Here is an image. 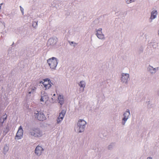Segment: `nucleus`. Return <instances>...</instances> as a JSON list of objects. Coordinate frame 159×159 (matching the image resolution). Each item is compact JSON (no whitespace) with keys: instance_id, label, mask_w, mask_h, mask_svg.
Instances as JSON below:
<instances>
[{"instance_id":"obj_1","label":"nucleus","mask_w":159,"mask_h":159,"mask_svg":"<svg viewBox=\"0 0 159 159\" xmlns=\"http://www.w3.org/2000/svg\"><path fill=\"white\" fill-rule=\"evenodd\" d=\"M30 133L31 135L35 137H39L42 136L43 133L38 128H35L30 130Z\"/></svg>"},{"instance_id":"obj_2","label":"nucleus","mask_w":159,"mask_h":159,"mask_svg":"<svg viewBox=\"0 0 159 159\" xmlns=\"http://www.w3.org/2000/svg\"><path fill=\"white\" fill-rule=\"evenodd\" d=\"M47 62L50 68L52 69H55L57 64V59L54 57L48 60Z\"/></svg>"},{"instance_id":"obj_3","label":"nucleus","mask_w":159,"mask_h":159,"mask_svg":"<svg viewBox=\"0 0 159 159\" xmlns=\"http://www.w3.org/2000/svg\"><path fill=\"white\" fill-rule=\"evenodd\" d=\"M34 116L35 118L40 121H43L46 118L43 112L41 111H36L34 113Z\"/></svg>"},{"instance_id":"obj_4","label":"nucleus","mask_w":159,"mask_h":159,"mask_svg":"<svg viewBox=\"0 0 159 159\" xmlns=\"http://www.w3.org/2000/svg\"><path fill=\"white\" fill-rule=\"evenodd\" d=\"M86 124V122L84 120H79L77 123V125L79 128V130L78 131L79 132H81L84 131Z\"/></svg>"},{"instance_id":"obj_5","label":"nucleus","mask_w":159,"mask_h":159,"mask_svg":"<svg viewBox=\"0 0 159 159\" xmlns=\"http://www.w3.org/2000/svg\"><path fill=\"white\" fill-rule=\"evenodd\" d=\"M43 81H41L40 83H42L43 86V88L45 89V90L48 89L51 87L52 84L50 80L48 79H44L43 80Z\"/></svg>"},{"instance_id":"obj_6","label":"nucleus","mask_w":159,"mask_h":159,"mask_svg":"<svg viewBox=\"0 0 159 159\" xmlns=\"http://www.w3.org/2000/svg\"><path fill=\"white\" fill-rule=\"evenodd\" d=\"M23 135V130L21 126H20L18 130L16 136V139H19L22 137Z\"/></svg>"},{"instance_id":"obj_7","label":"nucleus","mask_w":159,"mask_h":159,"mask_svg":"<svg viewBox=\"0 0 159 159\" xmlns=\"http://www.w3.org/2000/svg\"><path fill=\"white\" fill-rule=\"evenodd\" d=\"M65 113L66 111L64 110H62L61 112L60 113L59 115L57 120V123L58 124L59 123L63 120Z\"/></svg>"},{"instance_id":"obj_8","label":"nucleus","mask_w":159,"mask_h":159,"mask_svg":"<svg viewBox=\"0 0 159 159\" xmlns=\"http://www.w3.org/2000/svg\"><path fill=\"white\" fill-rule=\"evenodd\" d=\"M43 151V149L42 147L38 146L35 149V153L38 155H40L41 154L42 151Z\"/></svg>"},{"instance_id":"obj_9","label":"nucleus","mask_w":159,"mask_h":159,"mask_svg":"<svg viewBox=\"0 0 159 159\" xmlns=\"http://www.w3.org/2000/svg\"><path fill=\"white\" fill-rule=\"evenodd\" d=\"M129 74L123 73L122 75L121 80L124 82H126L129 78Z\"/></svg>"},{"instance_id":"obj_10","label":"nucleus","mask_w":159,"mask_h":159,"mask_svg":"<svg viewBox=\"0 0 159 159\" xmlns=\"http://www.w3.org/2000/svg\"><path fill=\"white\" fill-rule=\"evenodd\" d=\"M102 30L101 28L99 29L97 31L96 34L97 37L100 39H102L104 38V35L102 34Z\"/></svg>"},{"instance_id":"obj_11","label":"nucleus","mask_w":159,"mask_h":159,"mask_svg":"<svg viewBox=\"0 0 159 159\" xmlns=\"http://www.w3.org/2000/svg\"><path fill=\"white\" fill-rule=\"evenodd\" d=\"M129 115L130 113L129 111L128 110L124 114V117L123 119V120L125 121V122L127 120ZM124 124L125 123H124Z\"/></svg>"},{"instance_id":"obj_12","label":"nucleus","mask_w":159,"mask_h":159,"mask_svg":"<svg viewBox=\"0 0 159 159\" xmlns=\"http://www.w3.org/2000/svg\"><path fill=\"white\" fill-rule=\"evenodd\" d=\"M48 97L47 95H44L43 96H41L40 99V101L42 102L43 103H46L48 100Z\"/></svg>"},{"instance_id":"obj_13","label":"nucleus","mask_w":159,"mask_h":159,"mask_svg":"<svg viewBox=\"0 0 159 159\" xmlns=\"http://www.w3.org/2000/svg\"><path fill=\"white\" fill-rule=\"evenodd\" d=\"M157 14V11H153L151 13V16L150 19L152 20L155 18L156 17V15Z\"/></svg>"},{"instance_id":"obj_14","label":"nucleus","mask_w":159,"mask_h":159,"mask_svg":"<svg viewBox=\"0 0 159 159\" xmlns=\"http://www.w3.org/2000/svg\"><path fill=\"white\" fill-rule=\"evenodd\" d=\"M58 100L59 103H60L61 105H62L64 103V99L63 96L60 95L58 98Z\"/></svg>"},{"instance_id":"obj_15","label":"nucleus","mask_w":159,"mask_h":159,"mask_svg":"<svg viewBox=\"0 0 159 159\" xmlns=\"http://www.w3.org/2000/svg\"><path fill=\"white\" fill-rule=\"evenodd\" d=\"M7 118V115L5 114L1 117V123H3L6 120Z\"/></svg>"},{"instance_id":"obj_16","label":"nucleus","mask_w":159,"mask_h":159,"mask_svg":"<svg viewBox=\"0 0 159 159\" xmlns=\"http://www.w3.org/2000/svg\"><path fill=\"white\" fill-rule=\"evenodd\" d=\"M79 85L80 87L84 88L85 86V83L83 81H81Z\"/></svg>"},{"instance_id":"obj_17","label":"nucleus","mask_w":159,"mask_h":159,"mask_svg":"<svg viewBox=\"0 0 159 159\" xmlns=\"http://www.w3.org/2000/svg\"><path fill=\"white\" fill-rule=\"evenodd\" d=\"M134 0H128L126 1V3L127 4H129V3L134 2Z\"/></svg>"},{"instance_id":"obj_18","label":"nucleus","mask_w":159,"mask_h":159,"mask_svg":"<svg viewBox=\"0 0 159 159\" xmlns=\"http://www.w3.org/2000/svg\"><path fill=\"white\" fill-rule=\"evenodd\" d=\"M20 10L23 13V11H24V9L21 7V6H20Z\"/></svg>"},{"instance_id":"obj_19","label":"nucleus","mask_w":159,"mask_h":159,"mask_svg":"<svg viewBox=\"0 0 159 159\" xmlns=\"http://www.w3.org/2000/svg\"><path fill=\"white\" fill-rule=\"evenodd\" d=\"M34 24H35V25L36 26L37 25V23L36 22H34V23H33L32 25L33 26H34Z\"/></svg>"},{"instance_id":"obj_20","label":"nucleus","mask_w":159,"mask_h":159,"mask_svg":"<svg viewBox=\"0 0 159 159\" xmlns=\"http://www.w3.org/2000/svg\"><path fill=\"white\" fill-rule=\"evenodd\" d=\"M36 89V88L35 87H33V88H32V90L33 91H34V90H35Z\"/></svg>"},{"instance_id":"obj_21","label":"nucleus","mask_w":159,"mask_h":159,"mask_svg":"<svg viewBox=\"0 0 159 159\" xmlns=\"http://www.w3.org/2000/svg\"><path fill=\"white\" fill-rule=\"evenodd\" d=\"M147 159H152V158L151 157H148Z\"/></svg>"},{"instance_id":"obj_22","label":"nucleus","mask_w":159,"mask_h":159,"mask_svg":"<svg viewBox=\"0 0 159 159\" xmlns=\"http://www.w3.org/2000/svg\"><path fill=\"white\" fill-rule=\"evenodd\" d=\"M31 92H31V91H30V92H29V94H30V93H31Z\"/></svg>"},{"instance_id":"obj_23","label":"nucleus","mask_w":159,"mask_h":159,"mask_svg":"<svg viewBox=\"0 0 159 159\" xmlns=\"http://www.w3.org/2000/svg\"><path fill=\"white\" fill-rule=\"evenodd\" d=\"M55 95H56L54 93L53 94V96H55Z\"/></svg>"},{"instance_id":"obj_24","label":"nucleus","mask_w":159,"mask_h":159,"mask_svg":"<svg viewBox=\"0 0 159 159\" xmlns=\"http://www.w3.org/2000/svg\"><path fill=\"white\" fill-rule=\"evenodd\" d=\"M158 34H159V30L158 31Z\"/></svg>"},{"instance_id":"obj_25","label":"nucleus","mask_w":159,"mask_h":159,"mask_svg":"<svg viewBox=\"0 0 159 159\" xmlns=\"http://www.w3.org/2000/svg\"><path fill=\"white\" fill-rule=\"evenodd\" d=\"M52 99H55V98H52Z\"/></svg>"},{"instance_id":"obj_26","label":"nucleus","mask_w":159,"mask_h":159,"mask_svg":"<svg viewBox=\"0 0 159 159\" xmlns=\"http://www.w3.org/2000/svg\"><path fill=\"white\" fill-rule=\"evenodd\" d=\"M2 4H1V5Z\"/></svg>"}]
</instances>
